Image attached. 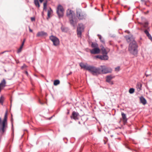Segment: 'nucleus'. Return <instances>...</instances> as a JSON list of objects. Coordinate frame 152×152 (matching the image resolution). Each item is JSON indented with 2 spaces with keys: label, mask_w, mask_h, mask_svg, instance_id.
Segmentation results:
<instances>
[{
  "label": "nucleus",
  "mask_w": 152,
  "mask_h": 152,
  "mask_svg": "<svg viewBox=\"0 0 152 152\" xmlns=\"http://www.w3.org/2000/svg\"><path fill=\"white\" fill-rule=\"evenodd\" d=\"M83 149V148L82 147V149L81 150V151H81Z\"/></svg>",
  "instance_id": "nucleus-48"
},
{
  "label": "nucleus",
  "mask_w": 152,
  "mask_h": 152,
  "mask_svg": "<svg viewBox=\"0 0 152 152\" xmlns=\"http://www.w3.org/2000/svg\"><path fill=\"white\" fill-rule=\"evenodd\" d=\"M101 41L103 42V43H104V40H103V39H101V40H100Z\"/></svg>",
  "instance_id": "nucleus-40"
},
{
  "label": "nucleus",
  "mask_w": 152,
  "mask_h": 152,
  "mask_svg": "<svg viewBox=\"0 0 152 152\" xmlns=\"http://www.w3.org/2000/svg\"><path fill=\"white\" fill-rule=\"evenodd\" d=\"M47 34L44 31H42L40 32H39L37 33V37H42L44 35H46Z\"/></svg>",
  "instance_id": "nucleus-15"
},
{
  "label": "nucleus",
  "mask_w": 152,
  "mask_h": 152,
  "mask_svg": "<svg viewBox=\"0 0 152 152\" xmlns=\"http://www.w3.org/2000/svg\"><path fill=\"white\" fill-rule=\"evenodd\" d=\"M52 117H51L50 118V119L51 118H52Z\"/></svg>",
  "instance_id": "nucleus-49"
},
{
  "label": "nucleus",
  "mask_w": 152,
  "mask_h": 152,
  "mask_svg": "<svg viewBox=\"0 0 152 152\" xmlns=\"http://www.w3.org/2000/svg\"><path fill=\"white\" fill-rule=\"evenodd\" d=\"M6 82L4 79H3L0 83V92L2 89L6 86Z\"/></svg>",
  "instance_id": "nucleus-13"
},
{
  "label": "nucleus",
  "mask_w": 152,
  "mask_h": 152,
  "mask_svg": "<svg viewBox=\"0 0 152 152\" xmlns=\"http://www.w3.org/2000/svg\"><path fill=\"white\" fill-rule=\"evenodd\" d=\"M121 114L123 121L124 124H125V123H127V119L126 118V115L123 112H121Z\"/></svg>",
  "instance_id": "nucleus-14"
},
{
  "label": "nucleus",
  "mask_w": 152,
  "mask_h": 152,
  "mask_svg": "<svg viewBox=\"0 0 152 152\" xmlns=\"http://www.w3.org/2000/svg\"><path fill=\"white\" fill-rule=\"evenodd\" d=\"M102 8H103V6H102Z\"/></svg>",
  "instance_id": "nucleus-50"
},
{
  "label": "nucleus",
  "mask_w": 152,
  "mask_h": 152,
  "mask_svg": "<svg viewBox=\"0 0 152 152\" xmlns=\"http://www.w3.org/2000/svg\"><path fill=\"white\" fill-rule=\"evenodd\" d=\"M64 9L60 5H58L57 10V13L59 17H62L64 15Z\"/></svg>",
  "instance_id": "nucleus-5"
},
{
  "label": "nucleus",
  "mask_w": 152,
  "mask_h": 152,
  "mask_svg": "<svg viewBox=\"0 0 152 152\" xmlns=\"http://www.w3.org/2000/svg\"><path fill=\"white\" fill-rule=\"evenodd\" d=\"M102 69L101 70L103 74H106L111 72L112 69L111 68L106 67L104 66H101Z\"/></svg>",
  "instance_id": "nucleus-8"
},
{
  "label": "nucleus",
  "mask_w": 152,
  "mask_h": 152,
  "mask_svg": "<svg viewBox=\"0 0 152 152\" xmlns=\"http://www.w3.org/2000/svg\"><path fill=\"white\" fill-rule=\"evenodd\" d=\"M60 83V81L58 80H56L54 81L53 84L54 86H57Z\"/></svg>",
  "instance_id": "nucleus-20"
},
{
  "label": "nucleus",
  "mask_w": 152,
  "mask_h": 152,
  "mask_svg": "<svg viewBox=\"0 0 152 152\" xmlns=\"http://www.w3.org/2000/svg\"><path fill=\"white\" fill-rule=\"evenodd\" d=\"M26 67V65L25 64H24L23 65L21 66V69H23L24 68Z\"/></svg>",
  "instance_id": "nucleus-30"
},
{
  "label": "nucleus",
  "mask_w": 152,
  "mask_h": 152,
  "mask_svg": "<svg viewBox=\"0 0 152 152\" xmlns=\"http://www.w3.org/2000/svg\"><path fill=\"white\" fill-rule=\"evenodd\" d=\"M7 113L6 112L4 116V119L2 122V125L0 127V132L1 134V136L5 131L6 128L7 127Z\"/></svg>",
  "instance_id": "nucleus-4"
},
{
  "label": "nucleus",
  "mask_w": 152,
  "mask_h": 152,
  "mask_svg": "<svg viewBox=\"0 0 152 152\" xmlns=\"http://www.w3.org/2000/svg\"><path fill=\"white\" fill-rule=\"evenodd\" d=\"M52 13H53V11L50 8V9L49 10H48V18H47L48 19L50 17V15Z\"/></svg>",
  "instance_id": "nucleus-19"
},
{
  "label": "nucleus",
  "mask_w": 152,
  "mask_h": 152,
  "mask_svg": "<svg viewBox=\"0 0 152 152\" xmlns=\"http://www.w3.org/2000/svg\"><path fill=\"white\" fill-rule=\"evenodd\" d=\"M148 1V0H141V1L145 4H146V3Z\"/></svg>",
  "instance_id": "nucleus-29"
},
{
  "label": "nucleus",
  "mask_w": 152,
  "mask_h": 152,
  "mask_svg": "<svg viewBox=\"0 0 152 152\" xmlns=\"http://www.w3.org/2000/svg\"><path fill=\"white\" fill-rule=\"evenodd\" d=\"M23 45H21L20 48L18 50V53H20L21 51L22 48H23Z\"/></svg>",
  "instance_id": "nucleus-26"
},
{
  "label": "nucleus",
  "mask_w": 152,
  "mask_h": 152,
  "mask_svg": "<svg viewBox=\"0 0 152 152\" xmlns=\"http://www.w3.org/2000/svg\"><path fill=\"white\" fill-rule=\"evenodd\" d=\"M144 32L145 33V34H146V35H148V34H149V32H148V31L147 30H145L144 31Z\"/></svg>",
  "instance_id": "nucleus-31"
},
{
  "label": "nucleus",
  "mask_w": 152,
  "mask_h": 152,
  "mask_svg": "<svg viewBox=\"0 0 152 152\" xmlns=\"http://www.w3.org/2000/svg\"><path fill=\"white\" fill-rule=\"evenodd\" d=\"M77 15L79 19H83L84 18V16L81 14L80 10L77 11Z\"/></svg>",
  "instance_id": "nucleus-12"
},
{
  "label": "nucleus",
  "mask_w": 152,
  "mask_h": 152,
  "mask_svg": "<svg viewBox=\"0 0 152 152\" xmlns=\"http://www.w3.org/2000/svg\"><path fill=\"white\" fill-rule=\"evenodd\" d=\"M12 131H13V124L12 123Z\"/></svg>",
  "instance_id": "nucleus-38"
},
{
  "label": "nucleus",
  "mask_w": 152,
  "mask_h": 152,
  "mask_svg": "<svg viewBox=\"0 0 152 152\" xmlns=\"http://www.w3.org/2000/svg\"><path fill=\"white\" fill-rule=\"evenodd\" d=\"M142 84L140 83H137L136 86V88L137 91H140L141 90Z\"/></svg>",
  "instance_id": "nucleus-18"
},
{
  "label": "nucleus",
  "mask_w": 152,
  "mask_h": 152,
  "mask_svg": "<svg viewBox=\"0 0 152 152\" xmlns=\"http://www.w3.org/2000/svg\"><path fill=\"white\" fill-rule=\"evenodd\" d=\"M73 13V12L72 10L68 9L67 11L66 15L69 18L70 24L73 26H75L77 21L76 20Z\"/></svg>",
  "instance_id": "nucleus-2"
},
{
  "label": "nucleus",
  "mask_w": 152,
  "mask_h": 152,
  "mask_svg": "<svg viewBox=\"0 0 152 152\" xmlns=\"http://www.w3.org/2000/svg\"><path fill=\"white\" fill-rule=\"evenodd\" d=\"M34 3L35 5L36 6V7H39L40 5L38 0H34Z\"/></svg>",
  "instance_id": "nucleus-21"
},
{
  "label": "nucleus",
  "mask_w": 152,
  "mask_h": 152,
  "mask_svg": "<svg viewBox=\"0 0 152 152\" xmlns=\"http://www.w3.org/2000/svg\"><path fill=\"white\" fill-rule=\"evenodd\" d=\"M90 51L92 54H97L100 53V50L99 48H95L91 50Z\"/></svg>",
  "instance_id": "nucleus-11"
},
{
  "label": "nucleus",
  "mask_w": 152,
  "mask_h": 152,
  "mask_svg": "<svg viewBox=\"0 0 152 152\" xmlns=\"http://www.w3.org/2000/svg\"><path fill=\"white\" fill-rule=\"evenodd\" d=\"M72 73V72H70V73H69V74L68 75H70Z\"/></svg>",
  "instance_id": "nucleus-43"
},
{
  "label": "nucleus",
  "mask_w": 152,
  "mask_h": 152,
  "mask_svg": "<svg viewBox=\"0 0 152 152\" xmlns=\"http://www.w3.org/2000/svg\"><path fill=\"white\" fill-rule=\"evenodd\" d=\"M79 65L81 68L88 70L94 75L100 74L101 73V69L99 68H96L93 66L89 65L87 63L84 64L82 62L80 63Z\"/></svg>",
  "instance_id": "nucleus-1"
},
{
  "label": "nucleus",
  "mask_w": 152,
  "mask_h": 152,
  "mask_svg": "<svg viewBox=\"0 0 152 152\" xmlns=\"http://www.w3.org/2000/svg\"><path fill=\"white\" fill-rule=\"evenodd\" d=\"M29 31L30 32H32V30H31L30 28V27H29Z\"/></svg>",
  "instance_id": "nucleus-39"
},
{
  "label": "nucleus",
  "mask_w": 152,
  "mask_h": 152,
  "mask_svg": "<svg viewBox=\"0 0 152 152\" xmlns=\"http://www.w3.org/2000/svg\"><path fill=\"white\" fill-rule=\"evenodd\" d=\"M47 1L44 3L43 4V10H45L47 8Z\"/></svg>",
  "instance_id": "nucleus-27"
},
{
  "label": "nucleus",
  "mask_w": 152,
  "mask_h": 152,
  "mask_svg": "<svg viewBox=\"0 0 152 152\" xmlns=\"http://www.w3.org/2000/svg\"><path fill=\"white\" fill-rule=\"evenodd\" d=\"M145 75L146 76V77H148L149 76H151V74H146V73H145Z\"/></svg>",
  "instance_id": "nucleus-36"
},
{
  "label": "nucleus",
  "mask_w": 152,
  "mask_h": 152,
  "mask_svg": "<svg viewBox=\"0 0 152 152\" xmlns=\"http://www.w3.org/2000/svg\"><path fill=\"white\" fill-rule=\"evenodd\" d=\"M84 28V25L82 24H80L77 28V34L78 37H80L82 32L83 31Z\"/></svg>",
  "instance_id": "nucleus-7"
},
{
  "label": "nucleus",
  "mask_w": 152,
  "mask_h": 152,
  "mask_svg": "<svg viewBox=\"0 0 152 152\" xmlns=\"http://www.w3.org/2000/svg\"><path fill=\"white\" fill-rule=\"evenodd\" d=\"M91 46L93 48H98V45L97 43H92L91 44Z\"/></svg>",
  "instance_id": "nucleus-22"
},
{
  "label": "nucleus",
  "mask_w": 152,
  "mask_h": 152,
  "mask_svg": "<svg viewBox=\"0 0 152 152\" xmlns=\"http://www.w3.org/2000/svg\"><path fill=\"white\" fill-rule=\"evenodd\" d=\"M108 83L111 85H113V81H110V82H108Z\"/></svg>",
  "instance_id": "nucleus-35"
},
{
  "label": "nucleus",
  "mask_w": 152,
  "mask_h": 152,
  "mask_svg": "<svg viewBox=\"0 0 152 152\" xmlns=\"http://www.w3.org/2000/svg\"><path fill=\"white\" fill-rule=\"evenodd\" d=\"M134 91V89L133 88H130L129 90V92L130 94H133Z\"/></svg>",
  "instance_id": "nucleus-24"
},
{
  "label": "nucleus",
  "mask_w": 152,
  "mask_h": 152,
  "mask_svg": "<svg viewBox=\"0 0 152 152\" xmlns=\"http://www.w3.org/2000/svg\"><path fill=\"white\" fill-rule=\"evenodd\" d=\"M26 74H27V73H28V72H27V71H26Z\"/></svg>",
  "instance_id": "nucleus-46"
},
{
  "label": "nucleus",
  "mask_w": 152,
  "mask_h": 152,
  "mask_svg": "<svg viewBox=\"0 0 152 152\" xmlns=\"http://www.w3.org/2000/svg\"><path fill=\"white\" fill-rule=\"evenodd\" d=\"M114 77V76H112L111 75L107 76L106 77V81L107 82H110Z\"/></svg>",
  "instance_id": "nucleus-17"
},
{
  "label": "nucleus",
  "mask_w": 152,
  "mask_h": 152,
  "mask_svg": "<svg viewBox=\"0 0 152 152\" xmlns=\"http://www.w3.org/2000/svg\"><path fill=\"white\" fill-rule=\"evenodd\" d=\"M140 99L141 102L143 104L145 105L146 103V100L143 96H141Z\"/></svg>",
  "instance_id": "nucleus-16"
},
{
  "label": "nucleus",
  "mask_w": 152,
  "mask_h": 152,
  "mask_svg": "<svg viewBox=\"0 0 152 152\" xmlns=\"http://www.w3.org/2000/svg\"><path fill=\"white\" fill-rule=\"evenodd\" d=\"M79 115V114L77 112L73 111L72 113L71 118H73L75 120H77L78 119V116Z\"/></svg>",
  "instance_id": "nucleus-10"
},
{
  "label": "nucleus",
  "mask_w": 152,
  "mask_h": 152,
  "mask_svg": "<svg viewBox=\"0 0 152 152\" xmlns=\"http://www.w3.org/2000/svg\"><path fill=\"white\" fill-rule=\"evenodd\" d=\"M4 99V97L2 96H1L0 97V103H1L2 105L3 104Z\"/></svg>",
  "instance_id": "nucleus-23"
},
{
  "label": "nucleus",
  "mask_w": 152,
  "mask_h": 152,
  "mask_svg": "<svg viewBox=\"0 0 152 152\" xmlns=\"http://www.w3.org/2000/svg\"><path fill=\"white\" fill-rule=\"evenodd\" d=\"M119 68H120V67H119V66H118V67L115 68V70H116V71L118 70V71L119 70Z\"/></svg>",
  "instance_id": "nucleus-33"
},
{
  "label": "nucleus",
  "mask_w": 152,
  "mask_h": 152,
  "mask_svg": "<svg viewBox=\"0 0 152 152\" xmlns=\"http://www.w3.org/2000/svg\"><path fill=\"white\" fill-rule=\"evenodd\" d=\"M100 47L101 48V50L104 56L105 57H107V55L108 53L110 51V49L107 48H104L102 45Z\"/></svg>",
  "instance_id": "nucleus-9"
},
{
  "label": "nucleus",
  "mask_w": 152,
  "mask_h": 152,
  "mask_svg": "<svg viewBox=\"0 0 152 152\" xmlns=\"http://www.w3.org/2000/svg\"><path fill=\"white\" fill-rule=\"evenodd\" d=\"M78 124H81V123H80V122L79 121V122H78Z\"/></svg>",
  "instance_id": "nucleus-44"
},
{
  "label": "nucleus",
  "mask_w": 152,
  "mask_h": 152,
  "mask_svg": "<svg viewBox=\"0 0 152 152\" xmlns=\"http://www.w3.org/2000/svg\"><path fill=\"white\" fill-rule=\"evenodd\" d=\"M96 57H99L98 56H96Z\"/></svg>",
  "instance_id": "nucleus-47"
},
{
  "label": "nucleus",
  "mask_w": 152,
  "mask_h": 152,
  "mask_svg": "<svg viewBox=\"0 0 152 152\" xmlns=\"http://www.w3.org/2000/svg\"><path fill=\"white\" fill-rule=\"evenodd\" d=\"M31 19L32 21H34L35 20V18L33 17H32L31 18Z\"/></svg>",
  "instance_id": "nucleus-37"
},
{
  "label": "nucleus",
  "mask_w": 152,
  "mask_h": 152,
  "mask_svg": "<svg viewBox=\"0 0 152 152\" xmlns=\"http://www.w3.org/2000/svg\"><path fill=\"white\" fill-rule=\"evenodd\" d=\"M50 40L53 42L55 46H57L59 44V39L56 37L53 36H51L50 37Z\"/></svg>",
  "instance_id": "nucleus-6"
},
{
  "label": "nucleus",
  "mask_w": 152,
  "mask_h": 152,
  "mask_svg": "<svg viewBox=\"0 0 152 152\" xmlns=\"http://www.w3.org/2000/svg\"><path fill=\"white\" fill-rule=\"evenodd\" d=\"M1 117H0V125L1 124Z\"/></svg>",
  "instance_id": "nucleus-41"
},
{
  "label": "nucleus",
  "mask_w": 152,
  "mask_h": 152,
  "mask_svg": "<svg viewBox=\"0 0 152 152\" xmlns=\"http://www.w3.org/2000/svg\"><path fill=\"white\" fill-rule=\"evenodd\" d=\"M147 36H148V38L152 41V37L151 36V35L149 33Z\"/></svg>",
  "instance_id": "nucleus-28"
},
{
  "label": "nucleus",
  "mask_w": 152,
  "mask_h": 152,
  "mask_svg": "<svg viewBox=\"0 0 152 152\" xmlns=\"http://www.w3.org/2000/svg\"><path fill=\"white\" fill-rule=\"evenodd\" d=\"M98 36L99 37V39H100V40H101L102 39L101 36L99 34H98Z\"/></svg>",
  "instance_id": "nucleus-34"
},
{
  "label": "nucleus",
  "mask_w": 152,
  "mask_h": 152,
  "mask_svg": "<svg viewBox=\"0 0 152 152\" xmlns=\"http://www.w3.org/2000/svg\"><path fill=\"white\" fill-rule=\"evenodd\" d=\"M137 46L135 41H133L130 43L129 50L131 53L134 55L136 54L137 52Z\"/></svg>",
  "instance_id": "nucleus-3"
},
{
  "label": "nucleus",
  "mask_w": 152,
  "mask_h": 152,
  "mask_svg": "<svg viewBox=\"0 0 152 152\" xmlns=\"http://www.w3.org/2000/svg\"><path fill=\"white\" fill-rule=\"evenodd\" d=\"M44 0H39V1L41 2V3H42L43 1Z\"/></svg>",
  "instance_id": "nucleus-42"
},
{
  "label": "nucleus",
  "mask_w": 152,
  "mask_h": 152,
  "mask_svg": "<svg viewBox=\"0 0 152 152\" xmlns=\"http://www.w3.org/2000/svg\"><path fill=\"white\" fill-rule=\"evenodd\" d=\"M99 58L100 59V60H108V58Z\"/></svg>",
  "instance_id": "nucleus-25"
},
{
  "label": "nucleus",
  "mask_w": 152,
  "mask_h": 152,
  "mask_svg": "<svg viewBox=\"0 0 152 152\" xmlns=\"http://www.w3.org/2000/svg\"><path fill=\"white\" fill-rule=\"evenodd\" d=\"M25 40H26V39H24L23 42H22V44L21 45H24V42L25 41Z\"/></svg>",
  "instance_id": "nucleus-32"
},
{
  "label": "nucleus",
  "mask_w": 152,
  "mask_h": 152,
  "mask_svg": "<svg viewBox=\"0 0 152 152\" xmlns=\"http://www.w3.org/2000/svg\"><path fill=\"white\" fill-rule=\"evenodd\" d=\"M113 136V135H111V137H112Z\"/></svg>",
  "instance_id": "nucleus-45"
}]
</instances>
